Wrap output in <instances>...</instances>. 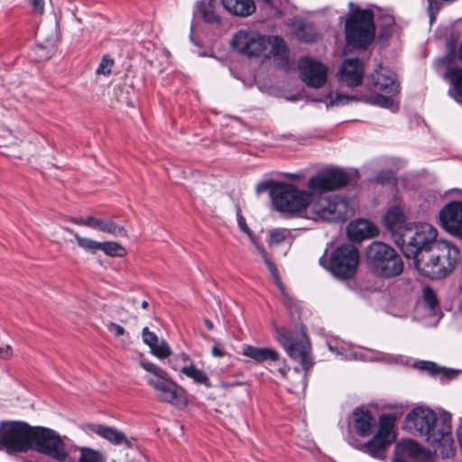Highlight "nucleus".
Returning a JSON list of instances; mask_svg holds the SVG:
<instances>
[{
	"label": "nucleus",
	"instance_id": "1",
	"mask_svg": "<svg viewBox=\"0 0 462 462\" xmlns=\"http://www.w3.org/2000/svg\"><path fill=\"white\" fill-rule=\"evenodd\" d=\"M395 420L392 414H383L377 420L369 409L356 407L349 418V430L362 438L373 436L365 442H357L356 448L374 458L385 460L389 447L396 439Z\"/></svg>",
	"mask_w": 462,
	"mask_h": 462
},
{
	"label": "nucleus",
	"instance_id": "2",
	"mask_svg": "<svg viewBox=\"0 0 462 462\" xmlns=\"http://www.w3.org/2000/svg\"><path fill=\"white\" fill-rule=\"evenodd\" d=\"M405 427L425 438L437 455L444 458L454 455L451 420L448 416H437L429 408L417 407L407 414Z\"/></svg>",
	"mask_w": 462,
	"mask_h": 462
},
{
	"label": "nucleus",
	"instance_id": "3",
	"mask_svg": "<svg viewBox=\"0 0 462 462\" xmlns=\"http://www.w3.org/2000/svg\"><path fill=\"white\" fill-rule=\"evenodd\" d=\"M458 248L451 243L441 240L429 250L421 251L412 258L414 265L421 275L430 279H442L450 274L459 259Z\"/></svg>",
	"mask_w": 462,
	"mask_h": 462
},
{
	"label": "nucleus",
	"instance_id": "4",
	"mask_svg": "<svg viewBox=\"0 0 462 462\" xmlns=\"http://www.w3.org/2000/svg\"><path fill=\"white\" fill-rule=\"evenodd\" d=\"M276 338L283 346L289 356L298 362L303 368L304 374L295 369V375L299 381L292 384L291 391L304 390L307 384V373L312 367L314 362L311 354V346L309 338L300 325L296 331H291L286 328L276 329Z\"/></svg>",
	"mask_w": 462,
	"mask_h": 462
},
{
	"label": "nucleus",
	"instance_id": "5",
	"mask_svg": "<svg viewBox=\"0 0 462 462\" xmlns=\"http://www.w3.org/2000/svg\"><path fill=\"white\" fill-rule=\"evenodd\" d=\"M140 365L149 373L146 383L155 391L159 402L175 407L187 405L188 399L185 390L174 382L164 370L146 360H142Z\"/></svg>",
	"mask_w": 462,
	"mask_h": 462
},
{
	"label": "nucleus",
	"instance_id": "6",
	"mask_svg": "<svg viewBox=\"0 0 462 462\" xmlns=\"http://www.w3.org/2000/svg\"><path fill=\"white\" fill-rule=\"evenodd\" d=\"M371 9L356 7L346 15L345 35L347 45L365 49L374 39L375 26Z\"/></svg>",
	"mask_w": 462,
	"mask_h": 462
},
{
	"label": "nucleus",
	"instance_id": "7",
	"mask_svg": "<svg viewBox=\"0 0 462 462\" xmlns=\"http://www.w3.org/2000/svg\"><path fill=\"white\" fill-rule=\"evenodd\" d=\"M366 263L373 274L383 279L399 276L403 272L402 257L383 242H373L366 248Z\"/></svg>",
	"mask_w": 462,
	"mask_h": 462
},
{
	"label": "nucleus",
	"instance_id": "8",
	"mask_svg": "<svg viewBox=\"0 0 462 462\" xmlns=\"http://www.w3.org/2000/svg\"><path fill=\"white\" fill-rule=\"evenodd\" d=\"M437 236V229L428 223H409V227L401 238L395 239V243L407 258H414L439 243Z\"/></svg>",
	"mask_w": 462,
	"mask_h": 462
},
{
	"label": "nucleus",
	"instance_id": "9",
	"mask_svg": "<svg viewBox=\"0 0 462 462\" xmlns=\"http://www.w3.org/2000/svg\"><path fill=\"white\" fill-rule=\"evenodd\" d=\"M308 217L313 220L345 221L352 211L348 200L337 195L314 196L309 200Z\"/></svg>",
	"mask_w": 462,
	"mask_h": 462
},
{
	"label": "nucleus",
	"instance_id": "10",
	"mask_svg": "<svg viewBox=\"0 0 462 462\" xmlns=\"http://www.w3.org/2000/svg\"><path fill=\"white\" fill-rule=\"evenodd\" d=\"M32 431L33 427L23 421H1L0 450L9 454L31 450Z\"/></svg>",
	"mask_w": 462,
	"mask_h": 462
},
{
	"label": "nucleus",
	"instance_id": "11",
	"mask_svg": "<svg viewBox=\"0 0 462 462\" xmlns=\"http://www.w3.org/2000/svg\"><path fill=\"white\" fill-rule=\"evenodd\" d=\"M274 208L283 213H300L309 206L310 193L292 184L276 183L271 189Z\"/></svg>",
	"mask_w": 462,
	"mask_h": 462
},
{
	"label": "nucleus",
	"instance_id": "12",
	"mask_svg": "<svg viewBox=\"0 0 462 462\" xmlns=\"http://www.w3.org/2000/svg\"><path fill=\"white\" fill-rule=\"evenodd\" d=\"M31 450L48 456L57 462H66L69 458L62 438L55 430L44 427H33Z\"/></svg>",
	"mask_w": 462,
	"mask_h": 462
},
{
	"label": "nucleus",
	"instance_id": "13",
	"mask_svg": "<svg viewBox=\"0 0 462 462\" xmlns=\"http://www.w3.org/2000/svg\"><path fill=\"white\" fill-rule=\"evenodd\" d=\"M359 264V253L351 244L338 246L330 256L328 269L331 273L341 280L352 278Z\"/></svg>",
	"mask_w": 462,
	"mask_h": 462
},
{
	"label": "nucleus",
	"instance_id": "14",
	"mask_svg": "<svg viewBox=\"0 0 462 462\" xmlns=\"http://www.w3.org/2000/svg\"><path fill=\"white\" fill-rule=\"evenodd\" d=\"M266 37L257 32L241 30L233 35L231 45L240 54L249 58L263 57L266 54Z\"/></svg>",
	"mask_w": 462,
	"mask_h": 462
},
{
	"label": "nucleus",
	"instance_id": "15",
	"mask_svg": "<svg viewBox=\"0 0 462 462\" xmlns=\"http://www.w3.org/2000/svg\"><path fill=\"white\" fill-rule=\"evenodd\" d=\"M348 182V174L343 170L328 169L312 176L308 181V189L312 192H324L340 189Z\"/></svg>",
	"mask_w": 462,
	"mask_h": 462
},
{
	"label": "nucleus",
	"instance_id": "16",
	"mask_svg": "<svg viewBox=\"0 0 462 462\" xmlns=\"http://www.w3.org/2000/svg\"><path fill=\"white\" fill-rule=\"evenodd\" d=\"M300 79L310 88H319L328 79V67L310 57H303L298 63Z\"/></svg>",
	"mask_w": 462,
	"mask_h": 462
},
{
	"label": "nucleus",
	"instance_id": "17",
	"mask_svg": "<svg viewBox=\"0 0 462 462\" xmlns=\"http://www.w3.org/2000/svg\"><path fill=\"white\" fill-rule=\"evenodd\" d=\"M365 75V68L362 61L357 58L346 59L336 77L342 87L356 88L362 84Z\"/></svg>",
	"mask_w": 462,
	"mask_h": 462
},
{
	"label": "nucleus",
	"instance_id": "18",
	"mask_svg": "<svg viewBox=\"0 0 462 462\" xmlns=\"http://www.w3.org/2000/svg\"><path fill=\"white\" fill-rule=\"evenodd\" d=\"M439 219L448 232L462 236V202L452 201L445 205L439 212Z\"/></svg>",
	"mask_w": 462,
	"mask_h": 462
},
{
	"label": "nucleus",
	"instance_id": "19",
	"mask_svg": "<svg viewBox=\"0 0 462 462\" xmlns=\"http://www.w3.org/2000/svg\"><path fill=\"white\" fill-rule=\"evenodd\" d=\"M427 454L415 441L402 440L394 447L393 462H424Z\"/></svg>",
	"mask_w": 462,
	"mask_h": 462
},
{
	"label": "nucleus",
	"instance_id": "20",
	"mask_svg": "<svg viewBox=\"0 0 462 462\" xmlns=\"http://www.w3.org/2000/svg\"><path fill=\"white\" fill-rule=\"evenodd\" d=\"M383 223L388 231L396 238H401L409 224L406 223L403 209L400 205L389 208L383 217Z\"/></svg>",
	"mask_w": 462,
	"mask_h": 462
},
{
	"label": "nucleus",
	"instance_id": "21",
	"mask_svg": "<svg viewBox=\"0 0 462 462\" xmlns=\"http://www.w3.org/2000/svg\"><path fill=\"white\" fill-rule=\"evenodd\" d=\"M85 428L88 431L96 433L114 445H125V447L131 446V442L125 435L114 428L102 424H87Z\"/></svg>",
	"mask_w": 462,
	"mask_h": 462
},
{
	"label": "nucleus",
	"instance_id": "22",
	"mask_svg": "<svg viewBox=\"0 0 462 462\" xmlns=\"http://www.w3.org/2000/svg\"><path fill=\"white\" fill-rule=\"evenodd\" d=\"M142 337L143 343L149 346L151 353L158 358L164 359L171 355L169 344L163 339L160 340L147 327L143 328Z\"/></svg>",
	"mask_w": 462,
	"mask_h": 462
},
{
	"label": "nucleus",
	"instance_id": "23",
	"mask_svg": "<svg viewBox=\"0 0 462 462\" xmlns=\"http://www.w3.org/2000/svg\"><path fill=\"white\" fill-rule=\"evenodd\" d=\"M347 234L350 239L361 241L375 236L377 229L371 222L365 219H357L349 223Z\"/></svg>",
	"mask_w": 462,
	"mask_h": 462
},
{
	"label": "nucleus",
	"instance_id": "24",
	"mask_svg": "<svg viewBox=\"0 0 462 462\" xmlns=\"http://www.w3.org/2000/svg\"><path fill=\"white\" fill-rule=\"evenodd\" d=\"M242 354L258 363L277 361L280 357L279 353L272 347H256L250 345H245L243 347Z\"/></svg>",
	"mask_w": 462,
	"mask_h": 462
},
{
	"label": "nucleus",
	"instance_id": "25",
	"mask_svg": "<svg viewBox=\"0 0 462 462\" xmlns=\"http://www.w3.org/2000/svg\"><path fill=\"white\" fill-rule=\"evenodd\" d=\"M180 356L184 362H189L180 368V373L192 379L196 383L203 384L207 388H210L211 383L206 373L203 370L197 368L194 363L189 360L188 355L183 353Z\"/></svg>",
	"mask_w": 462,
	"mask_h": 462
},
{
	"label": "nucleus",
	"instance_id": "26",
	"mask_svg": "<svg viewBox=\"0 0 462 462\" xmlns=\"http://www.w3.org/2000/svg\"><path fill=\"white\" fill-rule=\"evenodd\" d=\"M266 54L264 58H274L282 62L287 61V47L284 40L279 36L269 35L266 37Z\"/></svg>",
	"mask_w": 462,
	"mask_h": 462
},
{
	"label": "nucleus",
	"instance_id": "27",
	"mask_svg": "<svg viewBox=\"0 0 462 462\" xmlns=\"http://www.w3.org/2000/svg\"><path fill=\"white\" fill-rule=\"evenodd\" d=\"M221 3L228 13L236 16L246 17L255 10L253 0H221Z\"/></svg>",
	"mask_w": 462,
	"mask_h": 462
},
{
	"label": "nucleus",
	"instance_id": "28",
	"mask_svg": "<svg viewBox=\"0 0 462 462\" xmlns=\"http://www.w3.org/2000/svg\"><path fill=\"white\" fill-rule=\"evenodd\" d=\"M372 80L374 85L380 90L392 94L398 93L399 86L396 84L393 76L381 67L373 73Z\"/></svg>",
	"mask_w": 462,
	"mask_h": 462
},
{
	"label": "nucleus",
	"instance_id": "29",
	"mask_svg": "<svg viewBox=\"0 0 462 462\" xmlns=\"http://www.w3.org/2000/svg\"><path fill=\"white\" fill-rule=\"evenodd\" d=\"M291 28L296 37L300 41L313 42L318 38L314 26L302 19H293Z\"/></svg>",
	"mask_w": 462,
	"mask_h": 462
},
{
	"label": "nucleus",
	"instance_id": "30",
	"mask_svg": "<svg viewBox=\"0 0 462 462\" xmlns=\"http://www.w3.org/2000/svg\"><path fill=\"white\" fill-rule=\"evenodd\" d=\"M195 14L208 23H219L220 16L212 0H200L196 4Z\"/></svg>",
	"mask_w": 462,
	"mask_h": 462
},
{
	"label": "nucleus",
	"instance_id": "31",
	"mask_svg": "<svg viewBox=\"0 0 462 462\" xmlns=\"http://www.w3.org/2000/svg\"><path fill=\"white\" fill-rule=\"evenodd\" d=\"M64 230L75 237L78 245L83 250L91 254H95L97 251H99L100 242L95 241L88 237L80 236L73 229L69 227H65Z\"/></svg>",
	"mask_w": 462,
	"mask_h": 462
},
{
	"label": "nucleus",
	"instance_id": "32",
	"mask_svg": "<svg viewBox=\"0 0 462 462\" xmlns=\"http://www.w3.org/2000/svg\"><path fill=\"white\" fill-rule=\"evenodd\" d=\"M98 230L108 233L114 236H127V232L124 226L117 225L111 218H101Z\"/></svg>",
	"mask_w": 462,
	"mask_h": 462
},
{
	"label": "nucleus",
	"instance_id": "33",
	"mask_svg": "<svg viewBox=\"0 0 462 462\" xmlns=\"http://www.w3.org/2000/svg\"><path fill=\"white\" fill-rule=\"evenodd\" d=\"M68 462H106V459L99 451L83 447L79 449L78 459H69Z\"/></svg>",
	"mask_w": 462,
	"mask_h": 462
},
{
	"label": "nucleus",
	"instance_id": "34",
	"mask_svg": "<svg viewBox=\"0 0 462 462\" xmlns=\"http://www.w3.org/2000/svg\"><path fill=\"white\" fill-rule=\"evenodd\" d=\"M446 76L456 90V99L462 102V69L451 68L447 71Z\"/></svg>",
	"mask_w": 462,
	"mask_h": 462
},
{
	"label": "nucleus",
	"instance_id": "35",
	"mask_svg": "<svg viewBox=\"0 0 462 462\" xmlns=\"http://www.w3.org/2000/svg\"><path fill=\"white\" fill-rule=\"evenodd\" d=\"M99 251L109 256L122 257L126 254L125 249L116 242H100Z\"/></svg>",
	"mask_w": 462,
	"mask_h": 462
},
{
	"label": "nucleus",
	"instance_id": "36",
	"mask_svg": "<svg viewBox=\"0 0 462 462\" xmlns=\"http://www.w3.org/2000/svg\"><path fill=\"white\" fill-rule=\"evenodd\" d=\"M256 249L259 252V254L262 255L269 272L271 273V275L273 279L274 280L275 283L280 287L282 288V283L279 278L278 270L275 267V264L269 259L268 254L266 251L264 250L263 246L261 245H256Z\"/></svg>",
	"mask_w": 462,
	"mask_h": 462
},
{
	"label": "nucleus",
	"instance_id": "37",
	"mask_svg": "<svg viewBox=\"0 0 462 462\" xmlns=\"http://www.w3.org/2000/svg\"><path fill=\"white\" fill-rule=\"evenodd\" d=\"M395 24L394 19L391 15L383 17L379 38L381 40H388L393 34V28Z\"/></svg>",
	"mask_w": 462,
	"mask_h": 462
},
{
	"label": "nucleus",
	"instance_id": "38",
	"mask_svg": "<svg viewBox=\"0 0 462 462\" xmlns=\"http://www.w3.org/2000/svg\"><path fill=\"white\" fill-rule=\"evenodd\" d=\"M368 101L374 105H378L382 107L392 109L393 111L397 109V105L393 98L381 94H377L369 97Z\"/></svg>",
	"mask_w": 462,
	"mask_h": 462
},
{
	"label": "nucleus",
	"instance_id": "39",
	"mask_svg": "<svg viewBox=\"0 0 462 462\" xmlns=\"http://www.w3.org/2000/svg\"><path fill=\"white\" fill-rule=\"evenodd\" d=\"M100 219L101 218L95 217L93 216H88V217H72V218H70V222L75 225L88 226V227L98 230Z\"/></svg>",
	"mask_w": 462,
	"mask_h": 462
},
{
	"label": "nucleus",
	"instance_id": "40",
	"mask_svg": "<svg viewBox=\"0 0 462 462\" xmlns=\"http://www.w3.org/2000/svg\"><path fill=\"white\" fill-rule=\"evenodd\" d=\"M114 60L108 55H104L97 69V74L107 76L111 73Z\"/></svg>",
	"mask_w": 462,
	"mask_h": 462
},
{
	"label": "nucleus",
	"instance_id": "41",
	"mask_svg": "<svg viewBox=\"0 0 462 462\" xmlns=\"http://www.w3.org/2000/svg\"><path fill=\"white\" fill-rule=\"evenodd\" d=\"M362 98L357 97L356 96H348L344 94H337L335 97L330 96V106H340L348 104L351 101H359Z\"/></svg>",
	"mask_w": 462,
	"mask_h": 462
},
{
	"label": "nucleus",
	"instance_id": "42",
	"mask_svg": "<svg viewBox=\"0 0 462 462\" xmlns=\"http://www.w3.org/2000/svg\"><path fill=\"white\" fill-rule=\"evenodd\" d=\"M422 292L425 302L430 310H433L438 303L435 291L430 287L425 286Z\"/></svg>",
	"mask_w": 462,
	"mask_h": 462
},
{
	"label": "nucleus",
	"instance_id": "43",
	"mask_svg": "<svg viewBox=\"0 0 462 462\" xmlns=\"http://www.w3.org/2000/svg\"><path fill=\"white\" fill-rule=\"evenodd\" d=\"M288 231L285 229H274L270 231V245H279L282 243L286 236H287Z\"/></svg>",
	"mask_w": 462,
	"mask_h": 462
},
{
	"label": "nucleus",
	"instance_id": "44",
	"mask_svg": "<svg viewBox=\"0 0 462 462\" xmlns=\"http://www.w3.org/2000/svg\"><path fill=\"white\" fill-rule=\"evenodd\" d=\"M237 223L240 227V229L245 232L248 237L250 238L251 242L256 246V245H259L257 241L255 240L254 236H253L251 230L246 225L245 219L242 216L237 217Z\"/></svg>",
	"mask_w": 462,
	"mask_h": 462
},
{
	"label": "nucleus",
	"instance_id": "45",
	"mask_svg": "<svg viewBox=\"0 0 462 462\" xmlns=\"http://www.w3.org/2000/svg\"><path fill=\"white\" fill-rule=\"evenodd\" d=\"M378 182L382 184L392 183L395 180L394 175L392 171H383L376 176Z\"/></svg>",
	"mask_w": 462,
	"mask_h": 462
},
{
	"label": "nucleus",
	"instance_id": "46",
	"mask_svg": "<svg viewBox=\"0 0 462 462\" xmlns=\"http://www.w3.org/2000/svg\"><path fill=\"white\" fill-rule=\"evenodd\" d=\"M107 329L116 337L123 336L125 333V330L122 326L114 322H109L107 324Z\"/></svg>",
	"mask_w": 462,
	"mask_h": 462
},
{
	"label": "nucleus",
	"instance_id": "47",
	"mask_svg": "<svg viewBox=\"0 0 462 462\" xmlns=\"http://www.w3.org/2000/svg\"><path fill=\"white\" fill-rule=\"evenodd\" d=\"M417 366L420 369L429 371L431 374H435L438 372V368L436 365L432 362H420V365H417Z\"/></svg>",
	"mask_w": 462,
	"mask_h": 462
},
{
	"label": "nucleus",
	"instance_id": "48",
	"mask_svg": "<svg viewBox=\"0 0 462 462\" xmlns=\"http://www.w3.org/2000/svg\"><path fill=\"white\" fill-rule=\"evenodd\" d=\"M276 183L277 182H274V181L261 182L256 187V193L260 194V193H262V192H263V191H265L267 189H269L271 191L272 188Z\"/></svg>",
	"mask_w": 462,
	"mask_h": 462
},
{
	"label": "nucleus",
	"instance_id": "49",
	"mask_svg": "<svg viewBox=\"0 0 462 462\" xmlns=\"http://www.w3.org/2000/svg\"><path fill=\"white\" fill-rule=\"evenodd\" d=\"M33 10L39 14H43L44 12V2L43 0H29Z\"/></svg>",
	"mask_w": 462,
	"mask_h": 462
},
{
	"label": "nucleus",
	"instance_id": "50",
	"mask_svg": "<svg viewBox=\"0 0 462 462\" xmlns=\"http://www.w3.org/2000/svg\"><path fill=\"white\" fill-rule=\"evenodd\" d=\"M212 355L215 357H224L226 353L223 350L220 344L216 342L212 347Z\"/></svg>",
	"mask_w": 462,
	"mask_h": 462
},
{
	"label": "nucleus",
	"instance_id": "51",
	"mask_svg": "<svg viewBox=\"0 0 462 462\" xmlns=\"http://www.w3.org/2000/svg\"><path fill=\"white\" fill-rule=\"evenodd\" d=\"M13 350L10 346H6L5 347H0V358L8 359L12 356Z\"/></svg>",
	"mask_w": 462,
	"mask_h": 462
},
{
	"label": "nucleus",
	"instance_id": "52",
	"mask_svg": "<svg viewBox=\"0 0 462 462\" xmlns=\"http://www.w3.org/2000/svg\"><path fill=\"white\" fill-rule=\"evenodd\" d=\"M457 439H458L459 445H460V447L462 448V428H459L457 430Z\"/></svg>",
	"mask_w": 462,
	"mask_h": 462
},
{
	"label": "nucleus",
	"instance_id": "53",
	"mask_svg": "<svg viewBox=\"0 0 462 462\" xmlns=\"http://www.w3.org/2000/svg\"><path fill=\"white\" fill-rule=\"evenodd\" d=\"M204 322H205V325L207 326V328H208L209 330L213 329L214 325H213V322H212L211 320H209V319H206L204 320Z\"/></svg>",
	"mask_w": 462,
	"mask_h": 462
},
{
	"label": "nucleus",
	"instance_id": "54",
	"mask_svg": "<svg viewBox=\"0 0 462 462\" xmlns=\"http://www.w3.org/2000/svg\"><path fill=\"white\" fill-rule=\"evenodd\" d=\"M148 305H149V304H148V301H146V300H143V301L142 302V308H143V309H146V308H148Z\"/></svg>",
	"mask_w": 462,
	"mask_h": 462
},
{
	"label": "nucleus",
	"instance_id": "55",
	"mask_svg": "<svg viewBox=\"0 0 462 462\" xmlns=\"http://www.w3.org/2000/svg\"><path fill=\"white\" fill-rule=\"evenodd\" d=\"M324 261H325V260H324V257H321V258L319 259V263H320L321 264H323V262H324Z\"/></svg>",
	"mask_w": 462,
	"mask_h": 462
},
{
	"label": "nucleus",
	"instance_id": "56",
	"mask_svg": "<svg viewBox=\"0 0 462 462\" xmlns=\"http://www.w3.org/2000/svg\"><path fill=\"white\" fill-rule=\"evenodd\" d=\"M353 3H349V6L352 8L353 7Z\"/></svg>",
	"mask_w": 462,
	"mask_h": 462
},
{
	"label": "nucleus",
	"instance_id": "57",
	"mask_svg": "<svg viewBox=\"0 0 462 462\" xmlns=\"http://www.w3.org/2000/svg\"><path fill=\"white\" fill-rule=\"evenodd\" d=\"M265 1H266L267 3H270V2H271V0H265Z\"/></svg>",
	"mask_w": 462,
	"mask_h": 462
},
{
	"label": "nucleus",
	"instance_id": "58",
	"mask_svg": "<svg viewBox=\"0 0 462 462\" xmlns=\"http://www.w3.org/2000/svg\"><path fill=\"white\" fill-rule=\"evenodd\" d=\"M113 462H116L115 460Z\"/></svg>",
	"mask_w": 462,
	"mask_h": 462
},
{
	"label": "nucleus",
	"instance_id": "59",
	"mask_svg": "<svg viewBox=\"0 0 462 462\" xmlns=\"http://www.w3.org/2000/svg\"><path fill=\"white\" fill-rule=\"evenodd\" d=\"M460 238H462V236Z\"/></svg>",
	"mask_w": 462,
	"mask_h": 462
}]
</instances>
